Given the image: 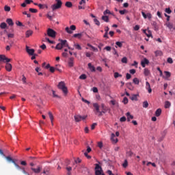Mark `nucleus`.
Returning <instances> with one entry per match:
<instances>
[{
	"label": "nucleus",
	"mask_w": 175,
	"mask_h": 175,
	"mask_svg": "<svg viewBox=\"0 0 175 175\" xmlns=\"http://www.w3.org/2000/svg\"><path fill=\"white\" fill-rule=\"evenodd\" d=\"M148 64H150V61H148L147 58H144V59L141 62L142 68H146V65H148Z\"/></svg>",
	"instance_id": "9b49d317"
},
{
	"label": "nucleus",
	"mask_w": 175,
	"mask_h": 175,
	"mask_svg": "<svg viewBox=\"0 0 175 175\" xmlns=\"http://www.w3.org/2000/svg\"><path fill=\"white\" fill-rule=\"evenodd\" d=\"M119 13L122 15L125 14V13H128V11L126 10H120Z\"/></svg>",
	"instance_id": "c03bdc74"
},
{
	"label": "nucleus",
	"mask_w": 175,
	"mask_h": 175,
	"mask_svg": "<svg viewBox=\"0 0 175 175\" xmlns=\"http://www.w3.org/2000/svg\"><path fill=\"white\" fill-rule=\"evenodd\" d=\"M130 99L131 100H137V94H132L130 96Z\"/></svg>",
	"instance_id": "5701e85b"
},
{
	"label": "nucleus",
	"mask_w": 175,
	"mask_h": 175,
	"mask_svg": "<svg viewBox=\"0 0 175 175\" xmlns=\"http://www.w3.org/2000/svg\"><path fill=\"white\" fill-rule=\"evenodd\" d=\"M89 47H91L93 51H98V49L95 48L94 46L91 44H88Z\"/></svg>",
	"instance_id": "864d4df0"
},
{
	"label": "nucleus",
	"mask_w": 175,
	"mask_h": 175,
	"mask_svg": "<svg viewBox=\"0 0 175 175\" xmlns=\"http://www.w3.org/2000/svg\"><path fill=\"white\" fill-rule=\"evenodd\" d=\"M29 12H31V13H38V10L34 9V8H29Z\"/></svg>",
	"instance_id": "ea45409f"
},
{
	"label": "nucleus",
	"mask_w": 175,
	"mask_h": 175,
	"mask_svg": "<svg viewBox=\"0 0 175 175\" xmlns=\"http://www.w3.org/2000/svg\"><path fill=\"white\" fill-rule=\"evenodd\" d=\"M161 113H162V109H161L160 108L157 109L155 111L156 117H159V116H161Z\"/></svg>",
	"instance_id": "412c9836"
},
{
	"label": "nucleus",
	"mask_w": 175,
	"mask_h": 175,
	"mask_svg": "<svg viewBox=\"0 0 175 175\" xmlns=\"http://www.w3.org/2000/svg\"><path fill=\"white\" fill-rule=\"evenodd\" d=\"M154 54H155L156 57H161L163 55L162 51H156L154 52Z\"/></svg>",
	"instance_id": "393cba45"
},
{
	"label": "nucleus",
	"mask_w": 175,
	"mask_h": 175,
	"mask_svg": "<svg viewBox=\"0 0 175 175\" xmlns=\"http://www.w3.org/2000/svg\"><path fill=\"white\" fill-rule=\"evenodd\" d=\"M55 2L56 3L51 5V9L53 12L62 8V1L61 0H55Z\"/></svg>",
	"instance_id": "20e7f679"
},
{
	"label": "nucleus",
	"mask_w": 175,
	"mask_h": 175,
	"mask_svg": "<svg viewBox=\"0 0 175 175\" xmlns=\"http://www.w3.org/2000/svg\"><path fill=\"white\" fill-rule=\"evenodd\" d=\"M5 159L8 162H12V163H14V166L16 167V169H18V170H22L23 167H20V165H18V164H17L14 159H12V157H10V156H7L5 157Z\"/></svg>",
	"instance_id": "39448f33"
},
{
	"label": "nucleus",
	"mask_w": 175,
	"mask_h": 175,
	"mask_svg": "<svg viewBox=\"0 0 175 175\" xmlns=\"http://www.w3.org/2000/svg\"><path fill=\"white\" fill-rule=\"evenodd\" d=\"M170 106H171L170 102L165 101V109H169V107H170Z\"/></svg>",
	"instance_id": "f704fd0d"
},
{
	"label": "nucleus",
	"mask_w": 175,
	"mask_h": 175,
	"mask_svg": "<svg viewBox=\"0 0 175 175\" xmlns=\"http://www.w3.org/2000/svg\"><path fill=\"white\" fill-rule=\"evenodd\" d=\"M116 46H118V47H122V42H116Z\"/></svg>",
	"instance_id": "5fc2aeb1"
},
{
	"label": "nucleus",
	"mask_w": 175,
	"mask_h": 175,
	"mask_svg": "<svg viewBox=\"0 0 175 175\" xmlns=\"http://www.w3.org/2000/svg\"><path fill=\"white\" fill-rule=\"evenodd\" d=\"M146 88L148 90V92L149 94H151L152 92V89H151V85H150V83L148 81L146 83Z\"/></svg>",
	"instance_id": "4468645a"
},
{
	"label": "nucleus",
	"mask_w": 175,
	"mask_h": 175,
	"mask_svg": "<svg viewBox=\"0 0 175 175\" xmlns=\"http://www.w3.org/2000/svg\"><path fill=\"white\" fill-rule=\"evenodd\" d=\"M75 62V58L74 57H70L68 59V66L70 68H73V65H74V63Z\"/></svg>",
	"instance_id": "ddd939ff"
},
{
	"label": "nucleus",
	"mask_w": 175,
	"mask_h": 175,
	"mask_svg": "<svg viewBox=\"0 0 175 175\" xmlns=\"http://www.w3.org/2000/svg\"><path fill=\"white\" fill-rule=\"evenodd\" d=\"M165 13H167V14H170V13H172V10H170V8H165Z\"/></svg>",
	"instance_id": "8fccbe9b"
},
{
	"label": "nucleus",
	"mask_w": 175,
	"mask_h": 175,
	"mask_svg": "<svg viewBox=\"0 0 175 175\" xmlns=\"http://www.w3.org/2000/svg\"><path fill=\"white\" fill-rule=\"evenodd\" d=\"M102 20H103V21H105V23H109V16H102Z\"/></svg>",
	"instance_id": "473e14b6"
},
{
	"label": "nucleus",
	"mask_w": 175,
	"mask_h": 175,
	"mask_svg": "<svg viewBox=\"0 0 175 175\" xmlns=\"http://www.w3.org/2000/svg\"><path fill=\"white\" fill-rule=\"evenodd\" d=\"M120 122H125V121H126V118L125 116H123L120 118Z\"/></svg>",
	"instance_id": "37998d69"
},
{
	"label": "nucleus",
	"mask_w": 175,
	"mask_h": 175,
	"mask_svg": "<svg viewBox=\"0 0 175 175\" xmlns=\"http://www.w3.org/2000/svg\"><path fill=\"white\" fill-rule=\"evenodd\" d=\"M74 118L76 122H80V121L85 120V118H87V116H81L80 115H76L74 116Z\"/></svg>",
	"instance_id": "0eeeda50"
},
{
	"label": "nucleus",
	"mask_w": 175,
	"mask_h": 175,
	"mask_svg": "<svg viewBox=\"0 0 175 175\" xmlns=\"http://www.w3.org/2000/svg\"><path fill=\"white\" fill-rule=\"evenodd\" d=\"M123 103H124V105L128 104V98L124 97V98H123Z\"/></svg>",
	"instance_id": "4d7b16f0"
},
{
	"label": "nucleus",
	"mask_w": 175,
	"mask_h": 175,
	"mask_svg": "<svg viewBox=\"0 0 175 175\" xmlns=\"http://www.w3.org/2000/svg\"><path fill=\"white\" fill-rule=\"evenodd\" d=\"M129 72L131 74V75H135V73H136V70L135 69H131L129 70Z\"/></svg>",
	"instance_id": "bf43d9fd"
},
{
	"label": "nucleus",
	"mask_w": 175,
	"mask_h": 175,
	"mask_svg": "<svg viewBox=\"0 0 175 175\" xmlns=\"http://www.w3.org/2000/svg\"><path fill=\"white\" fill-rule=\"evenodd\" d=\"M40 49H42V50H46V44H43L42 45H41Z\"/></svg>",
	"instance_id": "338daca9"
},
{
	"label": "nucleus",
	"mask_w": 175,
	"mask_h": 175,
	"mask_svg": "<svg viewBox=\"0 0 175 175\" xmlns=\"http://www.w3.org/2000/svg\"><path fill=\"white\" fill-rule=\"evenodd\" d=\"M143 107H145V108L148 107V102L144 101V102L143 103Z\"/></svg>",
	"instance_id": "49530a36"
},
{
	"label": "nucleus",
	"mask_w": 175,
	"mask_h": 175,
	"mask_svg": "<svg viewBox=\"0 0 175 175\" xmlns=\"http://www.w3.org/2000/svg\"><path fill=\"white\" fill-rule=\"evenodd\" d=\"M22 170H23L22 172H23V174L29 175V174L28 172H27V171H25L24 167L22 168Z\"/></svg>",
	"instance_id": "0e129e2a"
},
{
	"label": "nucleus",
	"mask_w": 175,
	"mask_h": 175,
	"mask_svg": "<svg viewBox=\"0 0 175 175\" xmlns=\"http://www.w3.org/2000/svg\"><path fill=\"white\" fill-rule=\"evenodd\" d=\"M93 107H94V109L96 110L95 114H98V112L100 111V110H99V105L98 103H94L93 104Z\"/></svg>",
	"instance_id": "f3484780"
},
{
	"label": "nucleus",
	"mask_w": 175,
	"mask_h": 175,
	"mask_svg": "<svg viewBox=\"0 0 175 175\" xmlns=\"http://www.w3.org/2000/svg\"><path fill=\"white\" fill-rule=\"evenodd\" d=\"M33 33V31L32 30H27L25 33L26 38H29V36H31V35Z\"/></svg>",
	"instance_id": "aec40b11"
},
{
	"label": "nucleus",
	"mask_w": 175,
	"mask_h": 175,
	"mask_svg": "<svg viewBox=\"0 0 175 175\" xmlns=\"http://www.w3.org/2000/svg\"><path fill=\"white\" fill-rule=\"evenodd\" d=\"M122 64H128V58L126 57H124L122 59Z\"/></svg>",
	"instance_id": "4c0bfd02"
},
{
	"label": "nucleus",
	"mask_w": 175,
	"mask_h": 175,
	"mask_svg": "<svg viewBox=\"0 0 175 175\" xmlns=\"http://www.w3.org/2000/svg\"><path fill=\"white\" fill-rule=\"evenodd\" d=\"M126 116L127 117V121L129 122L131 120H133V116L131 115V112H127L126 113Z\"/></svg>",
	"instance_id": "a211bd4d"
},
{
	"label": "nucleus",
	"mask_w": 175,
	"mask_h": 175,
	"mask_svg": "<svg viewBox=\"0 0 175 175\" xmlns=\"http://www.w3.org/2000/svg\"><path fill=\"white\" fill-rule=\"evenodd\" d=\"M65 6H66V8H72V6H73V4L70 1H67L65 3Z\"/></svg>",
	"instance_id": "bb28decb"
},
{
	"label": "nucleus",
	"mask_w": 175,
	"mask_h": 175,
	"mask_svg": "<svg viewBox=\"0 0 175 175\" xmlns=\"http://www.w3.org/2000/svg\"><path fill=\"white\" fill-rule=\"evenodd\" d=\"M164 74L165 75V79H169V77H170V76H172V74L170 73V72L169 71H165Z\"/></svg>",
	"instance_id": "cd10ccee"
},
{
	"label": "nucleus",
	"mask_w": 175,
	"mask_h": 175,
	"mask_svg": "<svg viewBox=\"0 0 175 175\" xmlns=\"http://www.w3.org/2000/svg\"><path fill=\"white\" fill-rule=\"evenodd\" d=\"M59 43H58L55 49L56 50H62L64 47H68V49H70V46H69V44L68 43V41L66 40H59Z\"/></svg>",
	"instance_id": "f03ea898"
},
{
	"label": "nucleus",
	"mask_w": 175,
	"mask_h": 175,
	"mask_svg": "<svg viewBox=\"0 0 175 175\" xmlns=\"http://www.w3.org/2000/svg\"><path fill=\"white\" fill-rule=\"evenodd\" d=\"M107 174L109 175H114V174H113V172H111V170H109L107 172Z\"/></svg>",
	"instance_id": "774afa93"
},
{
	"label": "nucleus",
	"mask_w": 175,
	"mask_h": 175,
	"mask_svg": "<svg viewBox=\"0 0 175 175\" xmlns=\"http://www.w3.org/2000/svg\"><path fill=\"white\" fill-rule=\"evenodd\" d=\"M88 69H90V72H96L95 66L92 65L91 63H88Z\"/></svg>",
	"instance_id": "2eb2a0df"
},
{
	"label": "nucleus",
	"mask_w": 175,
	"mask_h": 175,
	"mask_svg": "<svg viewBox=\"0 0 175 175\" xmlns=\"http://www.w3.org/2000/svg\"><path fill=\"white\" fill-rule=\"evenodd\" d=\"M96 126V123H93L91 126L92 131H94L95 129V127Z\"/></svg>",
	"instance_id": "052dcab7"
},
{
	"label": "nucleus",
	"mask_w": 175,
	"mask_h": 175,
	"mask_svg": "<svg viewBox=\"0 0 175 175\" xmlns=\"http://www.w3.org/2000/svg\"><path fill=\"white\" fill-rule=\"evenodd\" d=\"M6 23L10 25V27H13L14 25V23H13V20L12 18H7Z\"/></svg>",
	"instance_id": "6ab92c4d"
},
{
	"label": "nucleus",
	"mask_w": 175,
	"mask_h": 175,
	"mask_svg": "<svg viewBox=\"0 0 175 175\" xmlns=\"http://www.w3.org/2000/svg\"><path fill=\"white\" fill-rule=\"evenodd\" d=\"M144 33H146L148 38H152V34L151 33V31L148 30V33L146 32V30H144Z\"/></svg>",
	"instance_id": "b1692460"
},
{
	"label": "nucleus",
	"mask_w": 175,
	"mask_h": 175,
	"mask_svg": "<svg viewBox=\"0 0 175 175\" xmlns=\"http://www.w3.org/2000/svg\"><path fill=\"white\" fill-rule=\"evenodd\" d=\"M73 36L74 38H78V39H81V36H83V34L81 33H75Z\"/></svg>",
	"instance_id": "7c9ffc66"
},
{
	"label": "nucleus",
	"mask_w": 175,
	"mask_h": 175,
	"mask_svg": "<svg viewBox=\"0 0 175 175\" xmlns=\"http://www.w3.org/2000/svg\"><path fill=\"white\" fill-rule=\"evenodd\" d=\"M11 59L6 57L5 55H0V62H6L5 64V69L7 72H12V64L9 62H10Z\"/></svg>",
	"instance_id": "f257e3e1"
},
{
	"label": "nucleus",
	"mask_w": 175,
	"mask_h": 175,
	"mask_svg": "<svg viewBox=\"0 0 175 175\" xmlns=\"http://www.w3.org/2000/svg\"><path fill=\"white\" fill-rule=\"evenodd\" d=\"M26 51H27V53H28V54L29 55H33V54L35 53V49H29V47L27 46H26Z\"/></svg>",
	"instance_id": "f8f14e48"
},
{
	"label": "nucleus",
	"mask_w": 175,
	"mask_h": 175,
	"mask_svg": "<svg viewBox=\"0 0 175 175\" xmlns=\"http://www.w3.org/2000/svg\"><path fill=\"white\" fill-rule=\"evenodd\" d=\"M133 82L134 83V84L139 85L140 81H139V79L137 78H134Z\"/></svg>",
	"instance_id": "c85d7f7f"
},
{
	"label": "nucleus",
	"mask_w": 175,
	"mask_h": 175,
	"mask_svg": "<svg viewBox=\"0 0 175 175\" xmlns=\"http://www.w3.org/2000/svg\"><path fill=\"white\" fill-rule=\"evenodd\" d=\"M73 31H76V26L72 25L69 27H66V31L67 33H73Z\"/></svg>",
	"instance_id": "1a4fd4ad"
},
{
	"label": "nucleus",
	"mask_w": 175,
	"mask_h": 175,
	"mask_svg": "<svg viewBox=\"0 0 175 175\" xmlns=\"http://www.w3.org/2000/svg\"><path fill=\"white\" fill-rule=\"evenodd\" d=\"M103 14L105 16H106V14H110V10H106L105 11H104Z\"/></svg>",
	"instance_id": "680f3d73"
},
{
	"label": "nucleus",
	"mask_w": 175,
	"mask_h": 175,
	"mask_svg": "<svg viewBox=\"0 0 175 175\" xmlns=\"http://www.w3.org/2000/svg\"><path fill=\"white\" fill-rule=\"evenodd\" d=\"M58 89L62 90V91L64 92V95L68 94V88L65 85V82L61 81L58 84Z\"/></svg>",
	"instance_id": "7ed1b4c3"
},
{
	"label": "nucleus",
	"mask_w": 175,
	"mask_h": 175,
	"mask_svg": "<svg viewBox=\"0 0 175 175\" xmlns=\"http://www.w3.org/2000/svg\"><path fill=\"white\" fill-rule=\"evenodd\" d=\"M104 50H106L107 51H111V46H105L104 48Z\"/></svg>",
	"instance_id": "603ef678"
},
{
	"label": "nucleus",
	"mask_w": 175,
	"mask_h": 175,
	"mask_svg": "<svg viewBox=\"0 0 175 175\" xmlns=\"http://www.w3.org/2000/svg\"><path fill=\"white\" fill-rule=\"evenodd\" d=\"M55 70H58V66L56 65V68H54V67H50L49 68V70L51 73H54V72H55Z\"/></svg>",
	"instance_id": "4be33fe9"
},
{
	"label": "nucleus",
	"mask_w": 175,
	"mask_h": 175,
	"mask_svg": "<svg viewBox=\"0 0 175 175\" xmlns=\"http://www.w3.org/2000/svg\"><path fill=\"white\" fill-rule=\"evenodd\" d=\"M80 80H85L87 79V75L85 74H82L79 76Z\"/></svg>",
	"instance_id": "72a5a7b5"
},
{
	"label": "nucleus",
	"mask_w": 175,
	"mask_h": 175,
	"mask_svg": "<svg viewBox=\"0 0 175 175\" xmlns=\"http://www.w3.org/2000/svg\"><path fill=\"white\" fill-rule=\"evenodd\" d=\"M92 91H93V92H94L95 94H96V92H98V88L94 87V88H92Z\"/></svg>",
	"instance_id": "69168bd1"
},
{
	"label": "nucleus",
	"mask_w": 175,
	"mask_h": 175,
	"mask_svg": "<svg viewBox=\"0 0 175 175\" xmlns=\"http://www.w3.org/2000/svg\"><path fill=\"white\" fill-rule=\"evenodd\" d=\"M8 27V25H6V23H1L0 25V27L1 29H5Z\"/></svg>",
	"instance_id": "2f4dec72"
},
{
	"label": "nucleus",
	"mask_w": 175,
	"mask_h": 175,
	"mask_svg": "<svg viewBox=\"0 0 175 175\" xmlns=\"http://www.w3.org/2000/svg\"><path fill=\"white\" fill-rule=\"evenodd\" d=\"M165 25L169 28V29H172L173 28V24L170 23V22L166 23Z\"/></svg>",
	"instance_id": "c756f323"
},
{
	"label": "nucleus",
	"mask_w": 175,
	"mask_h": 175,
	"mask_svg": "<svg viewBox=\"0 0 175 175\" xmlns=\"http://www.w3.org/2000/svg\"><path fill=\"white\" fill-rule=\"evenodd\" d=\"M114 77L115 79H118V77H122V75L116 72L114 73Z\"/></svg>",
	"instance_id": "e433bc0d"
},
{
	"label": "nucleus",
	"mask_w": 175,
	"mask_h": 175,
	"mask_svg": "<svg viewBox=\"0 0 175 175\" xmlns=\"http://www.w3.org/2000/svg\"><path fill=\"white\" fill-rule=\"evenodd\" d=\"M22 81H23V84L27 83V78L24 75H23Z\"/></svg>",
	"instance_id": "a18cd8bd"
},
{
	"label": "nucleus",
	"mask_w": 175,
	"mask_h": 175,
	"mask_svg": "<svg viewBox=\"0 0 175 175\" xmlns=\"http://www.w3.org/2000/svg\"><path fill=\"white\" fill-rule=\"evenodd\" d=\"M52 92H53V98H59V95H57V94H55V91L52 90Z\"/></svg>",
	"instance_id": "3c124183"
},
{
	"label": "nucleus",
	"mask_w": 175,
	"mask_h": 175,
	"mask_svg": "<svg viewBox=\"0 0 175 175\" xmlns=\"http://www.w3.org/2000/svg\"><path fill=\"white\" fill-rule=\"evenodd\" d=\"M123 167H128V160H124V163L122 164Z\"/></svg>",
	"instance_id": "79ce46f5"
},
{
	"label": "nucleus",
	"mask_w": 175,
	"mask_h": 175,
	"mask_svg": "<svg viewBox=\"0 0 175 175\" xmlns=\"http://www.w3.org/2000/svg\"><path fill=\"white\" fill-rule=\"evenodd\" d=\"M81 100H82V102H84L85 103H87L88 105H90V101H88V100H85V98H81Z\"/></svg>",
	"instance_id": "6e6d98bb"
},
{
	"label": "nucleus",
	"mask_w": 175,
	"mask_h": 175,
	"mask_svg": "<svg viewBox=\"0 0 175 175\" xmlns=\"http://www.w3.org/2000/svg\"><path fill=\"white\" fill-rule=\"evenodd\" d=\"M49 118L51 120V122H53L54 120V116H53V113L51 112H49Z\"/></svg>",
	"instance_id": "c9c22d12"
},
{
	"label": "nucleus",
	"mask_w": 175,
	"mask_h": 175,
	"mask_svg": "<svg viewBox=\"0 0 175 175\" xmlns=\"http://www.w3.org/2000/svg\"><path fill=\"white\" fill-rule=\"evenodd\" d=\"M4 10H5V12H10V7L5 5L4 7Z\"/></svg>",
	"instance_id": "de8ad7c7"
},
{
	"label": "nucleus",
	"mask_w": 175,
	"mask_h": 175,
	"mask_svg": "<svg viewBox=\"0 0 175 175\" xmlns=\"http://www.w3.org/2000/svg\"><path fill=\"white\" fill-rule=\"evenodd\" d=\"M94 21L96 25H98V26L100 25V22H99L98 19L94 18Z\"/></svg>",
	"instance_id": "09e8293b"
},
{
	"label": "nucleus",
	"mask_w": 175,
	"mask_h": 175,
	"mask_svg": "<svg viewBox=\"0 0 175 175\" xmlns=\"http://www.w3.org/2000/svg\"><path fill=\"white\" fill-rule=\"evenodd\" d=\"M98 147H99V148H103V143L102 142H98Z\"/></svg>",
	"instance_id": "13d9d810"
},
{
	"label": "nucleus",
	"mask_w": 175,
	"mask_h": 175,
	"mask_svg": "<svg viewBox=\"0 0 175 175\" xmlns=\"http://www.w3.org/2000/svg\"><path fill=\"white\" fill-rule=\"evenodd\" d=\"M146 18H148L149 20H151V18H152V15L151 14V13L146 14Z\"/></svg>",
	"instance_id": "a19ab883"
},
{
	"label": "nucleus",
	"mask_w": 175,
	"mask_h": 175,
	"mask_svg": "<svg viewBox=\"0 0 175 175\" xmlns=\"http://www.w3.org/2000/svg\"><path fill=\"white\" fill-rule=\"evenodd\" d=\"M167 61L168 64L173 63V59H172V57H169Z\"/></svg>",
	"instance_id": "e2e57ef3"
},
{
	"label": "nucleus",
	"mask_w": 175,
	"mask_h": 175,
	"mask_svg": "<svg viewBox=\"0 0 175 175\" xmlns=\"http://www.w3.org/2000/svg\"><path fill=\"white\" fill-rule=\"evenodd\" d=\"M111 140L113 143H118V139L116 138V135L114 133L111 134Z\"/></svg>",
	"instance_id": "dca6fc26"
},
{
	"label": "nucleus",
	"mask_w": 175,
	"mask_h": 175,
	"mask_svg": "<svg viewBox=\"0 0 175 175\" xmlns=\"http://www.w3.org/2000/svg\"><path fill=\"white\" fill-rule=\"evenodd\" d=\"M103 173V170H102V167L99 165V164H95V175H101Z\"/></svg>",
	"instance_id": "423d86ee"
},
{
	"label": "nucleus",
	"mask_w": 175,
	"mask_h": 175,
	"mask_svg": "<svg viewBox=\"0 0 175 175\" xmlns=\"http://www.w3.org/2000/svg\"><path fill=\"white\" fill-rule=\"evenodd\" d=\"M74 46L77 50H81V46L79 44H75Z\"/></svg>",
	"instance_id": "58836bf2"
},
{
	"label": "nucleus",
	"mask_w": 175,
	"mask_h": 175,
	"mask_svg": "<svg viewBox=\"0 0 175 175\" xmlns=\"http://www.w3.org/2000/svg\"><path fill=\"white\" fill-rule=\"evenodd\" d=\"M57 33L53 29H48L47 35L51 38H55Z\"/></svg>",
	"instance_id": "6e6552de"
},
{
	"label": "nucleus",
	"mask_w": 175,
	"mask_h": 175,
	"mask_svg": "<svg viewBox=\"0 0 175 175\" xmlns=\"http://www.w3.org/2000/svg\"><path fill=\"white\" fill-rule=\"evenodd\" d=\"M144 74L145 76H148L150 75V70L148 68H144Z\"/></svg>",
	"instance_id": "a878e982"
},
{
	"label": "nucleus",
	"mask_w": 175,
	"mask_h": 175,
	"mask_svg": "<svg viewBox=\"0 0 175 175\" xmlns=\"http://www.w3.org/2000/svg\"><path fill=\"white\" fill-rule=\"evenodd\" d=\"M31 170H32L33 173L38 174V173H40V172H42V167H40V165L37 166V168H33V167H31Z\"/></svg>",
	"instance_id": "9d476101"
}]
</instances>
